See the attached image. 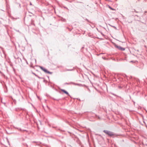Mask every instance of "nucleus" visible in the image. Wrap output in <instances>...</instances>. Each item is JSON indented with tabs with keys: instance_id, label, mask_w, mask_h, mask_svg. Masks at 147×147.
Listing matches in <instances>:
<instances>
[{
	"instance_id": "f257e3e1",
	"label": "nucleus",
	"mask_w": 147,
	"mask_h": 147,
	"mask_svg": "<svg viewBox=\"0 0 147 147\" xmlns=\"http://www.w3.org/2000/svg\"><path fill=\"white\" fill-rule=\"evenodd\" d=\"M103 132L110 137L115 135V134L112 132L109 131L105 130L103 131Z\"/></svg>"
},
{
	"instance_id": "f03ea898",
	"label": "nucleus",
	"mask_w": 147,
	"mask_h": 147,
	"mask_svg": "<svg viewBox=\"0 0 147 147\" xmlns=\"http://www.w3.org/2000/svg\"><path fill=\"white\" fill-rule=\"evenodd\" d=\"M39 67L42 71H43L46 73L49 74H52V72L48 71L47 69L44 67L41 66H39Z\"/></svg>"
},
{
	"instance_id": "7ed1b4c3",
	"label": "nucleus",
	"mask_w": 147,
	"mask_h": 147,
	"mask_svg": "<svg viewBox=\"0 0 147 147\" xmlns=\"http://www.w3.org/2000/svg\"><path fill=\"white\" fill-rule=\"evenodd\" d=\"M115 47L117 48L118 49L122 51H123L125 50V48H123L122 47H121V46H118V45H115Z\"/></svg>"
},
{
	"instance_id": "20e7f679",
	"label": "nucleus",
	"mask_w": 147,
	"mask_h": 147,
	"mask_svg": "<svg viewBox=\"0 0 147 147\" xmlns=\"http://www.w3.org/2000/svg\"><path fill=\"white\" fill-rule=\"evenodd\" d=\"M73 84V85H78V86H80V84L75 83L73 82H71L70 83H65V84Z\"/></svg>"
},
{
	"instance_id": "39448f33",
	"label": "nucleus",
	"mask_w": 147,
	"mask_h": 147,
	"mask_svg": "<svg viewBox=\"0 0 147 147\" xmlns=\"http://www.w3.org/2000/svg\"><path fill=\"white\" fill-rule=\"evenodd\" d=\"M61 90L62 92H63L64 93L68 95V96H70L68 92L66 90H65L63 89H61Z\"/></svg>"
},
{
	"instance_id": "423d86ee",
	"label": "nucleus",
	"mask_w": 147,
	"mask_h": 147,
	"mask_svg": "<svg viewBox=\"0 0 147 147\" xmlns=\"http://www.w3.org/2000/svg\"><path fill=\"white\" fill-rule=\"evenodd\" d=\"M32 74H34V75L36 77H38V78L39 79H41V78H40V77H39V76H38L35 73H34L33 72H32Z\"/></svg>"
},
{
	"instance_id": "0eeeda50",
	"label": "nucleus",
	"mask_w": 147,
	"mask_h": 147,
	"mask_svg": "<svg viewBox=\"0 0 147 147\" xmlns=\"http://www.w3.org/2000/svg\"><path fill=\"white\" fill-rule=\"evenodd\" d=\"M109 26H110L111 27L114 28L116 30L117 29V28H116V27L115 26H112V25H111L110 24H109Z\"/></svg>"
},
{
	"instance_id": "6e6552de",
	"label": "nucleus",
	"mask_w": 147,
	"mask_h": 147,
	"mask_svg": "<svg viewBox=\"0 0 147 147\" xmlns=\"http://www.w3.org/2000/svg\"><path fill=\"white\" fill-rule=\"evenodd\" d=\"M32 24L34 26H35V24L33 23V21H32Z\"/></svg>"
},
{
	"instance_id": "1a4fd4ad",
	"label": "nucleus",
	"mask_w": 147,
	"mask_h": 147,
	"mask_svg": "<svg viewBox=\"0 0 147 147\" xmlns=\"http://www.w3.org/2000/svg\"><path fill=\"white\" fill-rule=\"evenodd\" d=\"M109 8H110L111 9V10H114V9H113V8H112L111 7H110V6H109Z\"/></svg>"
},
{
	"instance_id": "9d476101",
	"label": "nucleus",
	"mask_w": 147,
	"mask_h": 147,
	"mask_svg": "<svg viewBox=\"0 0 147 147\" xmlns=\"http://www.w3.org/2000/svg\"><path fill=\"white\" fill-rule=\"evenodd\" d=\"M63 7L64 8H65V9H67L68 10V8L67 7H66L64 6Z\"/></svg>"
},
{
	"instance_id": "9b49d317",
	"label": "nucleus",
	"mask_w": 147,
	"mask_h": 147,
	"mask_svg": "<svg viewBox=\"0 0 147 147\" xmlns=\"http://www.w3.org/2000/svg\"><path fill=\"white\" fill-rule=\"evenodd\" d=\"M85 20H86L87 21H88V22H90L87 19H86Z\"/></svg>"
},
{
	"instance_id": "f8f14e48",
	"label": "nucleus",
	"mask_w": 147,
	"mask_h": 147,
	"mask_svg": "<svg viewBox=\"0 0 147 147\" xmlns=\"http://www.w3.org/2000/svg\"><path fill=\"white\" fill-rule=\"evenodd\" d=\"M72 69H67V71H72Z\"/></svg>"
},
{
	"instance_id": "ddd939ff",
	"label": "nucleus",
	"mask_w": 147,
	"mask_h": 147,
	"mask_svg": "<svg viewBox=\"0 0 147 147\" xmlns=\"http://www.w3.org/2000/svg\"><path fill=\"white\" fill-rule=\"evenodd\" d=\"M101 34L103 36H104V34L101 32Z\"/></svg>"
},
{
	"instance_id": "4468645a",
	"label": "nucleus",
	"mask_w": 147,
	"mask_h": 147,
	"mask_svg": "<svg viewBox=\"0 0 147 147\" xmlns=\"http://www.w3.org/2000/svg\"><path fill=\"white\" fill-rule=\"evenodd\" d=\"M134 11L136 12H138L136 11V10L135 9L134 10V11H133V12H134Z\"/></svg>"
},
{
	"instance_id": "2eb2a0df",
	"label": "nucleus",
	"mask_w": 147,
	"mask_h": 147,
	"mask_svg": "<svg viewBox=\"0 0 147 147\" xmlns=\"http://www.w3.org/2000/svg\"><path fill=\"white\" fill-rule=\"evenodd\" d=\"M30 5H32V3H30Z\"/></svg>"
},
{
	"instance_id": "dca6fc26",
	"label": "nucleus",
	"mask_w": 147,
	"mask_h": 147,
	"mask_svg": "<svg viewBox=\"0 0 147 147\" xmlns=\"http://www.w3.org/2000/svg\"><path fill=\"white\" fill-rule=\"evenodd\" d=\"M35 62H36V59H35Z\"/></svg>"
},
{
	"instance_id": "f3484780",
	"label": "nucleus",
	"mask_w": 147,
	"mask_h": 147,
	"mask_svg": "<svg viewBox=\"0 0 147 147\" xmlns=\"http://www.w3.org/2000/svg\"><path fill=\"white\" fill-rule=\"evenodd\" d=\"M131 62H132L133 61H131Z\"/></svg>"
}]
</instances>
